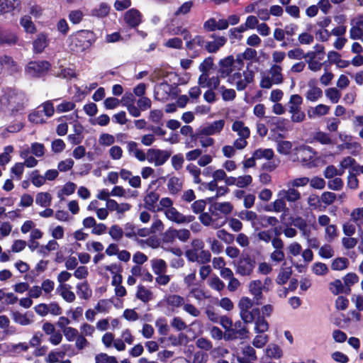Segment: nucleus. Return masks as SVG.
<instances>
[{"label":"nucleus","instance_id":"obj_55","mask_svg":"<svg viewBox=\"0 0 363 363\" xmlns=\"http://www.w3.org/2000/svg\"><path fill=\"white\" fill-rule=\"evenodd\" d=\"M57 30L63 36H66L69 30V26L65 18H60L57 23Z\"/></svg>","mask_w":363,"mask_h":363},{"label":"nucleus","instance_id":"obj_18","mask_svg":"<svg viewBox=\"0 0 363 363\" xmlns=\"http://www.w3.org/2000/svg\"><path fill=\"white\" fill-rule=\"evenodd\" d=\"M199 218L203 225L209 226L211 223H212L213 228L216 229L223 226L225 223V220H223L220 223H218V218L213 219L212 214L210 215L208 213L206 212H203L200 213Z\"/></svg>","mask_w":363,"mask_h":363},{"label":"nucleus","instance_id":"obj_21","mask_svg":"<svg viewBox=\"0 0 363 363\" xmlns=\"http://www.w3.org/2000/svg\"><path fill=\"white\" fill-rule=\"evenodd\" d=\"M77 294L78 296L84 300H88L92 295V291L87 281L77 285Z\"/></svg>","mask_w":363,"mask_h":363},{"label":"nucleus","instance_id":"obj_62","mask_svg":"<svg viewBox=\"0 0 363 363\" xmlns=\"http://www.w3.org/2000/svg\"><path fill=\"white\" fill-rule=\"evenodd\" d=\"M222 90V98L224 101H231L236 97V92L233 89H226L224 86L220 88Z\"/></svg>","mask_w":363,"mask_h":363},{"label":"nucleus","instance_id":"obj_15","mask_svg":"<svg viewBox=\"0 0 363 363\" xmlns=\"http://www.w3.org/2000/svg\"><path fill=\"white\" fill-rule=\"evenodd\" d=\"M309 89L306 94L307 100L310 101H315L323 95V91L320 88L317 86V80L315 79H311L308 82Z\"/></svg>","mask_w":363,"mask_h":363},{"label":"nucleus","instance_id":"obj_28","mask_svg":"<svg viewBox=\"0 0 363 363\" xmlns=\"http://www.w3.org/2000/svg\"><path fill=\"white\" fill-rule=\"evenodd\" d=\"M110 11V6L103 2L99 6V8H95L91 11V15L98 18H104L108 15Z\"/></svg>","mask_w":363,"mask_h":363},{"label":"nucleus","instance_id":"obj_42","mask_svg":"<svg viewBox=\"0 0 363 363\" xmlns=\"http://www.w3.org/2000/svg\"><path fill=\"white\" fill-rule=\"evenodd\" d=\"M53 75H55L57 77L62 78V79H72V78H76L77 74L75 72V70L72 68H64L60 70V72L55 74H52Z\"/></svg>","mask_w":363,"mask_h":363},{"label":"nucleus","instance_id":"obj_19","mask_svg":"<svg viewBox=\"0 0 363 363\" xmlns=\"http://www.w3.org/2000/svg\"><path fill=\"white\" fill-rule=\"evenodd\" d=\"M20 5L19 0H0V15L11 13Z\"/></svg>","mask_w":363,"mask_h":363},{"label":"nucleus","instance_id":"obj_23","mask_svg":"<svg viewBox=\"0 0 363 363\" xmlns=\"http://www.w3.org/2000/svg\"><path fill=\"white\" fill-rule=\"evenodd\" d=\"M20 25L23 28L27 33L34 34L37 32V28L35 23L32 21L31 17L29 16H24L20 19Z\"/></svg>","mask_w":363,"mask_h":363},{"label":"nucleus","instance_id":"obj_35","mask_svg":"<svg viewBox=\"0 0 363 363\" xmlns=\"http://www.w3.org/2000/svg\"><path fill=\"white\" fill-rule=\"evenodd\" d=\"M167 305L172 307H180L184 303V298L177 294L169 295L166 298Z\"/></svg>","mask_w":363,"mask_h":363},{"label":"nucleus","instance_id":"obj_54","mask_svg":"<svg viewBox=\"0 0 363 363\" xmlns=\"http://www.w3.org/2000/svg\"><path fill=\"white\" fill-rule=\"evenodd\" d=\"M198 84L202 88H211L212 83L209 77V73L202 72L199 77Z\"/></svg>","mask_w":363,"mask_h":363},{"label":"nucleus","instance_id":"obj_63","mask_svg":"<svg viewBox=\"0 0 363 363\" xmlns=\"http://www.w3.org/2000/svg\"><path fill=\"white\" fill-rule=\"evenodd\" d=\"M135 101V98L131 92H125L123 96H122L121 100L120 102L121 103L123 106H125L126 108L128 106H131L134 104V102Z\"/></svg>","mask_w":363,"mask_h":363},{"label":"nucleus","instance_id":"obj_51","mask_svg":"<svg viewBox=\"0 0 363 363\" xmlns=\"http://www.w3.org/2000/svg\"><path fill=\"white\" fill-rule=\"evenodd\" d=\"M213 66V57L209 56L199 65V70L201 72L209 73L210 69Z\"/></svg>","mask_w":363,"mask_h":363},{"label":"nucleus","instance_id":"obj_60","mask_svg":"<svg viewBox=\"0 0 363 363\" xmlns=\"http://www.w3.org/2000/svg\"><path fill=\"white\" fill-rule=\"evenodd\" d=\"M193 6V1H189L183 3L175 11V16L185 15L188 13Z\"/></svg>","mask_w":363,"mask_h":363},{"label":"nucleus","instance_id":"obj_39","mask_svg":"<svg viewBox=\"0 0 363 363\" xmlns=\"http://www.w3.org/2000/svg\"><path fill=\"white\" fill-rule=\"evenodd\" d=\"M163 112L160 109L151 110L149 115V119L154 123L163 125L162 122Z\"/></svg>","mask_w":363,"mask_h":363},{"label":"nucleus","instance_id":"obj_9","mask_svg":"<svg viewBox=\"0 0 363 363\" xmlns=\"http://www.w3.org/2000/svg\"><path fill=\"white\" fill-rule=\"evenodd\" d=\"M235 58L233 55H228L225 58L220 59L218 65V74L221 78H225L232 74L233 71Z\"/></svg>","mask_w":363,"mask_h":363},{"label":"nucleus","instance_id":"obj_53","mask_svg":"<svg viewBox=\"0 0 363 363\" xmlns=\"http://www.w3.org/2000/svg\"><path fill=\"white\" fill-rule=\"evenodd\" d=\"M336 199V194L330 191H325L321 194L320 202L326 206L331 205Z\"/></svg>","mask_w":363,"mask_h":363},{"label":"nucleus","instance_id":"obj_10","mask_svg":"<svg viewBox=\"0 0 363 363\" xmlns=\"http://www.w3.org/2000/svg\"><path fill=\"white\" fill-rule=\"evenodd\" d=\"M225 125L224 120L215 121L211 124L203 127L199 133H196L198 138L201 135H211L219 133L223 128Z\"/></svg>","mask_w":363,"mask_h":363},{"label":"nucleus","instance_id":"obj_24","mask_svg":"<svg viewBox=\"0 0 363 363\" xmlns=\"http://www.w3.org/2000/svg\"><path fill=\"white\" fill-rule=\"evenodd\" d=\"M164 214L169 220L179 224L184 223V215L179 212L174 207L166 209Z\"/></svg>","mask_w":363,"mask_h":363},{"label":"nucleus","instance_id":"obj_2","mask_svg":"<svg viewBox=\"0 0 363 363\" xmlns=\"http://www.w3.org/2000/svg\"><path fill=\"white\" fill-rule=\"evenodd\" d=\"M96 38L95 33L91 30H79L69 35L68 46L73 52H83L94 44Z\"/></svg>","mask_w":363,"mask_h":363},{"label":"nucleus","instance_id":"obj_11","mask_svg":"<svg viewBox=\"0 0 363 363\" xmlns=\"http://www.w3.org/2000/svg\"><path fill=\"white\" fill-rule=\"evenodd\" d=\"M18 42V37L15 32L0 27V45L13 46Z\"/></svg>","mask_w":363,"mask_h":363},{"label":"nucleus","instance_id":"obj_5","mask_svg":"<svg viewBox=\"0 0 363 363\" xmlns=\"http://www.w3.org/2000/svg\"><path fill=\"white\" fill-rule=\"evenodd\" d=\"M249 333L247 328L240 320H238L235 323H233L228 334H225V338L228 340L245 339L248 337Z\"/></svg>","mask_w":363,"mask_h":363},{"label":"nucleus","instance_id":"obj_56","mask_svg":"<svg viewBox=\"0 0 363 363\" xmlns=\"http://www.w3.org/2000/svg\"><path fill=\"white\" fill-rule=\"evenodd\" d=\"M217 236L219 239L222 240L225 243H228V244L233 242L235 239V237L233 234L227 232L224 229L218 230Z\"/></svg>","mask_w":363,"mask_h":363},{"label":"nucleus","instance_id":"obj_52","mask_svg":"<svg viewBox=\"0 0 363 363\" xmlns=\"http://www.w3.org/2000/svg\"><path fill=\"white\" fill-rule=\"evenodd\" d=\"M313 272L316 275H325L328 272L327 265L322 262H315L313 265Z\"/></svg>","mask_w":363,"mask_h":363},{"label":"nucleus","instance_id":"obj_14","mask_svg":"<svg viewBox=\"0 0 363 363\" xmlns=\"http://www.w3.org/2000/svg\"><path fill=\"white\" fill-rule=\"evenodd\" d=\"M160 199V195L155 192L150 191L144 199V206L145 208L151 212L155 213L162 211V208L156 206V203Z\"/></svg>","mask_w":363,"mask_h":363},{"label":"nucleus","instance_id":"obj_31","mask_svg":"<svg viewBox=\"0 0 363 363\" xmlns=\"http://www.w3.org/2000/svg\"><path fill=\"white\" fill-rule=\"evenodd\" d=\"M281 67L279 65H274L270 69L272 74V79L276 84H279L283 82V76L281 74Z\"/></svg>","mask_w":363,"mask_h":363},{"label":"nucleus","instance_id":"obj_43","mask_svg":"<svg viewBox=\"0 0 363 363\" xmlns=\"http://www.w3.org/2000/svg\"><path fill=\"white\" fill-rule=\"evenodd\" d=\"M208 203L207 199H199L195 201L191 205V209L193 212L196 214H199L203 212L206 203Z\"/></svg>","mask_w":363,"mask_h":363},{"label":"nucleus","instance_id":"obj_30","mask_svg":"<svg viewBox=\"0 0 363 363\" xmlns=\"http://www.w3.org/2000/svg\"><path fill=\"white\" fill-rule=\"evenodd\" d=\"M292 274V269L291 267H286L281 271L277 277L276 282L279 285L285 284Z\"/></svg>","mask_w":363,"mask_h":363},{"label":"nucleus","instance_id":"obj_12","mask_svg":"<svg viewBox=\"0 0 363 363\" xmlns=\"http://www.w3.org/2000/svg\"><path fill=\"white\" fill-rule=\"evenodd\" d=\"M142 14L136 9H130L125 13L124 21L125 23L131 27L136 28L142 22Z\"/></svg>","mask_w":363,"mask_h":363},{"label":"nucleus","instance_id":"obj_34","mask_svg":"<svg viewBox=\"0 0 363 363\" xmlns=\"http://www.w3.org/2000/svg\"><path fill=\"white\" fill-rule=\"evenodd\" d=\"M152 267L153 272L157 275H160L166 272L167 266L164 260L159 259L152 261Z\"/></svg>","mask_w":363,"mask_h":363},{"label":"nucleus","instance_id":"obj_61","mask_svg":"<svg viewBox=\"0 0 363 363\" xmlns=\"http://www.w3.org/2000/svg\"><path fill=\"white\" fill-rule=\"evenodd\" d=\"M24 164L23 162H16L11 168V172L13 174L18 180L21 179L24 171Z\"/></svg>","mask_w":363,"mask_h":363},{"label":"nucleus","instance_id":"obj_41","mask_svg":"<svg viewBox=\"0 0 363 363\" xmlns=\"http://www.w3.org/2000/svg\"><path fill=\"white\" fill-rule=\"evenodd\" d=\"M84 14L81 10H73L69 13L68 18L74 25L79 24L83 20Z\"/></svg>","mask_w":363,"mask_h":363},{"label":"nucleus","instance_id":"obj_57","mask_svg":"<svg viewBox=\"0 0 363 363\" xmlns=\"http://www.w3.org/2000/svg\"><path fill=\"white\" fill-rule=\"evenodd\" d=\"M124 235L129 239L136 238V227L133 223H127L124 225Z\"/></svg>","mask_w":363,"mask_h":363},{"label":"nucleus","instance_id":"obj_44","mask_svg":"<svg viewBox=\"0 0 363 363\" xmlns=\"http://www.w3.org/2000/svg\"><path fill=\"white\" fill-rule=\"evenodd\" d=\"M110 236L114 240H120L124 234L123 229L118 225H113L108 232Z\"/></svg>","mask_w":363,"mask_h":363},{"label":"nucleus","instance_id":"obj_26","mask_svg":"<svg viewBox=\"0 0 363 363\" xmlns=\"http://www.w3.org/2000/svg\"><path fill=\"white\" fill-rule=\"evenodd\" d=\"M254 156L257 160L265 159L271 160L274 156V150L271 148H258L254 151Z\"/></svg>","mask_w":363,"mask_h":363},{"label":"nucleus","instance_id":"obj_46","mask_svg":"<svg viewBox=\"0 0 363 363\" xmlns=\"http://www.w3.org/2000/svg\"><path fill=\"white\" fill-rule=\"evenodd\" d=\"M314 140L322 145H330L333 143L329 135L326 133L318 131L314 135Z\"/></svg>","mask_w":363,"mask_h":363},{"label":"nucleus","instance_id":"obj_58","mask_svg":"<svg viewBox=\"0 0 363 363\" xmlns=\"http://www.w3.org/2000/svg\"><path fill=\"white\" fill-rule=\"evenodd\" d=\"M345 285L352 286L359 281V277L354 272H349L343 277Z\"/></svg>","mask_w":363,"mask_h":363},{"label":"nucleus","instance_id":"obj_47","mask_svg":"<svg viewBox=\"0 0 363 363\" xmlns=\"http://www.w3.org/2000/svg\"><path fill=\"white\" fill-rule=\"evenodd\" d=\"M325 95L333 104L337 103L341 96L340 92L334 87L328 89L325 91Z\"/></svg>","mask_w":363,"mask_h":363},{"label":"nucleus","instance_id":"obj_7","mask_svg":"<svg viewBox=\"0 0 363 363\" xmlns=\"http://www.w3.org/2000/svg\"><path fill=\"white\" fill-rule=\"evenodd\" d=\"M50 42L48 33L45 32L38 33L32 43L33 52L36 55L43 53L50 45Z\"/></svg>","mask_w":363,"mask_h":363},{"label":"nucleus","instance_id":"obj_50","mask_svg":"<svg viewBox=\"0 0 363 363\" xmlns=\"http://www.w3.org/2000/svg\"><path fill=\"white\" fill-rule=\"evenodd\" d=\"M28 120L31 123H33L35 124H42L45 122V121L43 118V111H35L32 112L31 113H30L28 115Z\"/></svg>","mask_w":363,"mask_h":363},{"label":"nucleus","instance_id":"obj_13","mask_svg":"<svg viewBox=\"0 0 363 363\" xmlns=\"http://www.w3.org/2000/svg\"><path fill=\"white\" fill-rule=\"evenodd\" d=\"M0 65L6 69L11 74L18 73L21 71V67L18 65L17 62L12 57L7 55L0 56Z\"/></svg>","mask_w":363,"mask_h":363},{"label":"nucleus","instance_id":"obj_48","mask_svg":"<svg viewBox=\"0 0 363 363\" xmlns=\"http://www.w3.org/2000/svg\"><path fill=\"white\" fill-rule=\"evenodd\" d=\"M31 182L37 187L43 186L45 182V178L39 174V171L35 169L31 173Z\"/></svg>","mask_w":363,"mask_h":363},{"label":"nucleus","instance_id":"obj_1","mask_svg":"<svg viewBox=\"0 0 363 363\" xmlns=\"http://www.w3.org/2000/svg\"><path fill=\"white\" fill-rule=\"evenodd\" d=\"M255 300L243 296L238 302L240 316L245 324L255 322V331L256 333H264L269 330L268 322L261 316L259 308H252Z\"/></svg>","mask_w":363,"mask_h":363},{"label":"nucleus","instance_id":"obj_49","mask_svg":"<svg viewBox=\"0 0 363 363\" xmlns=\"http://www.w3.org/2000/svg\"><path fill=\"white\" fill-rule=\"evenodd\" d=\"M76 187L77 186L74 183L72 182H67L61 190L62 193L58 192V197L62 199V194H65L67 196L72 194L74 192Z\"/></svg>","mask_w":363,"mask_h":363},{"label":"nucleus","instance_id":"obj_33","mask_svg":"<svg viewBox=\"0 0 363 363\" xmlns=\"http://www.w3.org/2000/svg\"><path fill=\"white\" fill-rule=\"evenodd\" d=\"M167 189L172 194H177L182 189V183L178 177H172L167 183Z\"/></svg>","mask_w":363,"mask_h":363},{"label":"nucleus","instance_id":"obj_8","mask_svg":"<svg viewBox=\"0 0 363 363\" xmlns=\"http://www.w3.org/2000/svg\"><path fill=\"white\" fill-rule=\"evenodd\" d=\"M250 292L254 296L255 303L260 305L261 301L263 298L262 291L266 292L269 291V288L266 286H262V283L259 279L253 280L249 285Z\"/></svg>","mask_w":363,"mask_h":363},{"label":"nucleus","instance_id":"obj_20","mask_svg":"<svg viewBox=\"0 0 363 363\" xmlns=\"http://www.w3.org/2000/svg\"><path fill=\"white\" fill-rule=\"evenodd\" d=\"M277 196H281L285 201H288L289 202H294L301 199L300 192L294 188H290L288 190H281L279 191Z\"/></svg>","mask_w":363,"mask_h":363},{"label":"nucleus","instance_id":"obj_40","mask_svg":"<svg viewBox=\"0 0 363 363\" xmlns=\"http://www.w3.org/2000/svg\"><path fill=\"white\" fill-rule=\"evenodd\" d=\"M292 148V143L288 140H281L277 143V151L284 155L290 154Z\"/></svg>","mask_w":363,"mask_h":363},{"label":"nucleus","instance_id":"obj_64","mask_svg":"<svg viewBox=\"0 0 363 363\" xmlns=\"http://www.w3.org/2000/svg\"><path fill=\"white\" fill-rule=\"evenodd\" d=\"M309 182L311 186L315 189H323L325 186V181L321 177H314Z\"/></svg>","mask_w":363,"mask_h":363},{"label":"nucleus","instance_id":"obj_59","mask_svg":"<svg viewBox=\"0 0 363 363\" xmlns=\"http://www.w3.org/2000/svg\"><path fill=\"white\" fill-rule=\"evenodd\" d=\"M252 182V177L250 174L240 176L237 179L236 186L239 188H245L249 186Z\"/></svg>","mask_w":363,"mask_h":363},{"label":"nucleus","instance_id":"obj_32","mask_svg":"<svg viewBox=\"0 0 363 363\" xmlns=\"http://www.w3.org/2000/svg\"><path fill=\"white\" fill-rule=\"evenodd\" d=\"M52 197L48 192H40L36 195L35 202L42 207H48L50 205Z\"/></svg>","mask_w":363,"mask_h":363},{"label":"nucleus","instance_id":"obj_37","mask_svg":"<svg viewBox=\"0 0 363 363\" xmlns=\"http://www.w3.org/2000/svg\"><path fill=\"white\" fill-rule=\"evenodd\" d=\"M329 290L333 294L339 295L343 294L344 285L340 279H336L329 284Z\"/></svg>","mask_w":363,"mask_h":363},{"label":"nucleus","instance_id":"obj_22","mask_svg":"<svg viewBox=\"0 0 363 363\" xmlns=\"http://www.w3.org/2000/svg\"><path fill=\"white\" fill-rule=\"evenodd\" d=\"M273 207L267 206L265 210L267 211L284 212L286 213L289 211L286 207V201L281 196H278V199L272 203Z\"/></svg>","mask_w":363,"mask_h":363},{"label":"nucleus","instance_id":"obj_27","mask_svg":"<svg viewBox=\"0 0 363 363\" xmlns=\"http://www.w3.org/2000/svg\"><path fill=\"white\" fill-rule=\"evenodd\" d=\"M266 354L270 358L279 359L282 357L283 352L281 347L276 344H269L266 349Z\"/></svg>","mask_w":363,"mask_h":363},{"label":"nucleus","instance_id":"obj_36","mask_svg":"<svg viewBox=\"0 0 363 363\" xmlns=\"http://www.w3.org/2000/svg\"><path fill=\"white\" fill-rule=\"evenodd\" d=\"M136 297L144 303L148 302L152 298V292L146 289L143 286L140 285L138 287Z\"/></svg>","mask_w":363,"mask_h":363},{"label":"nucleus","instance_id":"obj_3","mask_svg":"<svg viewBox=\"0 0 363 363\" xmlns=\"http://www.w3.org/2000/svg\"><path fill=\"white\" fill-rule=\"evenodd\" d=\"M52 65L47 60L30 61L26 67V72L32 77L40 78L45 77Z\"/></svg>","mask_w":363,"mask_h":363},{"label":"nucleus","instance_id":"obj_25","mask_svg":"<svg viewBox=\"0 0 363 363\" xmlns=\"http://www.w3.org/2000/svg\"><path fill=\"white\" fill-rule=\"evenodd\" d=\"M59 288L61 289L60 295L65 301L68 303L73 302L75 298V294L73 291H70L71 286L69 284H60Z\"/></svg>","mask_w":363,"mask_h":363},{"label":"nucleus","instance_id":"obj_45","mask_svg":"<svg viewBox=\"0 0 363 363\" xmlns=\"http://www.w3.org/2000/svg\"><path fill=\"white\" fill-rule=\"evenodd\" d=\"M45 146L43 143H33L30 146V152L38 157H43L45 155Z\"/></svg>","mask_w":363,"mask_h":363},{"label":"nucleus","instance_id":"obj_17","mask_svg":"<svg viewBox=\"0 0 363 363\" xmlns=\"http://www.w3.org/2000/svg\"><path fill=\"white\" fill-rule=\"evenodd\" d=\"M34 317L32 311H27L25 313H21L19 311H14L12 313V318L16 323L21 325H28L33 322Z\"/></svg>","mask_w":363,"mask_h":363},{"label":"nucleus","instance_id":"obj_16","mask_svg":"<svg viewBox=\"0 0 363 363\" xmlns=\"http://www.w3.org/2000/svg\"><path fill=\"white\" fill-rule=\"evenodd\" d=\"M233 209V205L230 202L214 203L209 207V212L212 216L218 218V211H220L225 215H228L232 212Z\"/></svg>","mask_w":363,"mask_h":363},{"label":"nucleus","instance_id":"obj_38","mask_svg":"<svg viewBox=\"0 0 363 363\" xmlns=\"http://www.w3.org/2000/svg\"><path fill=\"white\" fill-rule=\"evenodd\" d=\"M58 246L59 245L56 240H51L46 245H41L38 252L43 256H48L50 251L56 250Z\"/></svg>","mask_w":363,"mask_h":363},{"label":"nucleus","instance_id":"obj_6","mask_svg":"<svg viewBox=\"0 0 363 363\" xmlns=\"http://www.w3.org/2000/svg\"><path fill=\"white\" fill-rule=\"evenodd\" d=\"M171 154L170 151L152 148L147 150V159L150 162H154L155 166H161L168 160Z\"/></svg>","mask_w":363,"mask_h":363},{"label":"nucleus","instance_id":"obj_29","mask_svg":"<svg viewBox=\"0 0 363 363\" xmlns=\"http://www.w3.org/2000/svg\"><path fill=\"white\" fill-rule=\"evenodd\" d=\"M349 260L346 257H337L335 258L332 264L331 269L335 271H341L345 269L349 266Z\"/></svg>","mask_w":363,"mask_h":363},{"label":"nucleus","instance_id":"obj_4","mask_svg":"<svg viewBox=\"0 0 363 363\" xmlns=\"http://www.w3.org/2000/svg\"><path fill=\"white\" fill-rule=\"evenodd\" d=\"M255 264V257L247 254L242 255L238 261L236 272L242 276H249L252 273Z\"/></svg>","mask_w":363,"mask_h":363}]
</instances>
